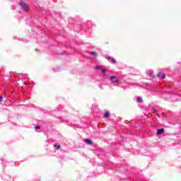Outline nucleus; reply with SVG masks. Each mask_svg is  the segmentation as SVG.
I'll return each mask as SVG.
<instances>
[{
	"mask_svg": "<svg viewBox=\"0 0 181 181\" xmlns=\"http://www.w3.org/2000/svg\"><path fill=\"white\" fill-rule=\"evenodd\" d=\"M20 6H21L23 11H25V12H28V11H29L30 7L28 4L22 2L20 4Z\"/></svg>",
	"mask_w": 181,
	"mask_h": 181,
	"instance_id": "1",
	"label": "nucleus"
},
{
	"mask_svg": "<svg viewBox=\"0 0 181 181\" xmlns=\"http://www.w3.org/2000/svg\"><path fill=\"white\" fill-rule=\"evenodd\" d=\"M110 80L112 81V83H118V78L117 76H110Z\"/></svg>",
	"mask_w": 181,
	"mask_h": 181,
	"instance_id": "2",
	"label": "nucleus"
},
{
	"mask_svg": "<svg viewBox=\"0 0 181 181\" xmlns=\"http://www.w3.org/2000/svg\"><path fill=\"white\" fill-rule=\"evenodd\" d=\"M83 141H84V142L88 144V145H93V144H94V142H93V141H91V140L88 139H86Z\"/></svg>",
	"mask_w": 181,
	"mask_h": 181,
	"instance_id": "3",
	"label": "nucleus"
},
{
	"mask_svg": "<svg viewBox=\"0 0 181 181\" xmlns=\"http://www.w3.org/2000/svg\"><path fill=\"white\" fill-rule=\"evenodd\" d=\"M165 132V129H160L157 130V135H162Z\"/></svg>",
	"mask_w": 181,
	"mask_h": 181,
	"instance_id": "4",
	"label": "nucleus"
},
{
	"mask_svg": "<svg viewBox=\"0 0 181 181\" xmlns=\"http://www.w3.org/2000/svg\"><path fill=\"white\" fill-rule=\"evenodd\" d=\"M90 54H91L92 56H94V57H97V56H98L96 52H90Z\"/></svg>",
	"mask_w": 181,
	"mask_h": 181,
	"instance_id": "5",
	"label": "nucleus"
},
{
	"mask_svg": "<svg viewBox=\"0 0 181 181\" xmlns=\"http://www.w3.org/2000/svg\"><path fill=\"white\" fill-rule=\"evenodd\" d=\"M137 103H144V100H142V98L138 97L136 99Z\"/></svg>",
	"mask_w": 181,
	"mask_h": 181,
	"instance_id": "6",
	"label": "nucleus"
},
{
	"mask_svg": "<svg viewBox=\"0 0 181 181\" xmlns=\"http://www.w3.org/2000/svg\"><path fill=\"white\" fill-rule=\"evenodd\" d=\"M110 117V112H106L104 114V118H108Z\"/></svg>",
	"mask_w": 181,
	"mask_h": 181,
	"instance_id": "7",
	"label": "nucleus"
},
{
	"mask_svg": "<svg viewBox=\"0 0 181 181\" xmlns=\"http://www.w3.org/2000/svg\"><path fill=\"white\" fill-rule=\"evenodd\" d=\"M54 148H57V151H59L60 149L61 146L57 144H54Z\"/></svg>",
	"mask_w": 181,
	"mask_h": 181,
	"instance_id": "8",
	"label": "nucleus"
},
{
	"mask_svg": "<svg viewBox=\"0 0 181 181\" xmlns=\"http://www.w3.org/2000/svg\"><path fill=\"white\" fill-rule=\"evenodd\" d=\"M161 78H162V80H165V78H166V74H163Z\"/></svg>",
	"mask_w": 181,
	"mask_h": 181,
	"instance_id": "9",
	"label": "nucleus"
},
{
	"mask_svg": "<svg viewBox=\"0 0 181 181\" xmlns=\"http://www.w3.org/2000/svg\"><path fill=\"white\" fill-rule=\"evenodd\" d=\"M117 62L115 61V59H114V58H112V64H115Z\"/></svg>",
	"mask_w": 181,
	"mask_h": 181,
	"instance_id": "10",
	"label": "nucleus"
},
{
	"mask_svg": "<svg viewBox=\"0 0 181 181\" xmlns=\"http://www.w3.org/2000/svg\"><path fill=\"white\" fill-rule=\"evenodd\" d=\"M102 73H106L107 70L104 69H100Z\"/></svg>",
	"mask_w": 181,
	"mask_h": 181,
	"instance_id": "11",
	"label": "nucleus"
},
{
	"mask_svg": "<svg viewBox=\"0 0 181 181\" xmlns=\"http://www.w3.org/2000/svg\"><path fill=\"white\" fill-rule=\"evenodd\" d=\"M106 59H107V60H110V59H111L112 58L107 55V56H106Z\"/></svg>",
	"mask_w": 181,
	"mask_h": 181,
	"instance_id": "12",
	"label": "nucleus"
},
{
	"mask_svg": "<svg viewBox=\"0 0 181 181\" xmlns=\"http://www.w3.org/2000/svg\"><path fill=\"white\" fill-rule=\"evenodd\" d=\"M35 129H40V126H35Z\"/></svg>",
	"mask_w": 181,
	"mask_h": 181,
	"instance_id": "13",
	"label": "nucleus"
},
{
	"mask_svg": "<svg viewBox=\"0 0 181 181\" xmlns=\"http://www.w3.org/2000/svg\"><path fill=\"white\" fill-rule=\"evenodd\" d=\"M3 100H4V97L0 96V103H2Z\"/></svg>",
	"mask_w": 181,
	"mask_h": 181,
	"instance_id": "14",
	"label": "nucleus"
},
{
	"mask_svg": "<svg viewBox=\"0 0 181 181\" xmlns=\"http://www.w3.org/2000/svg\"><path fill=\"white\" fill-rule=\"evenodd\" d=\"M95 69H96L97 70H101V67H100V66H95Z\"/></svg>",
	"mask_w": 181,
	"mask_h": 181,
	"instance_id": "15",
	"label": "nucleus"
},
{
	"mask_svg": "<svg viewBox=\"0 0 181 181\" xmlns=\"http://www.w3.org/2000/svg\"><path fill=\"white\" fill-rule=\"evenodd\" d=\"M160 76H162V74L160 72H159L158 74H157V77H160Z\"/></svg>",
	"mask_w": 181,
	"mask_h": 181,
	"instance_id": "16",
	"label": "nucleus"
}]
</instances>
